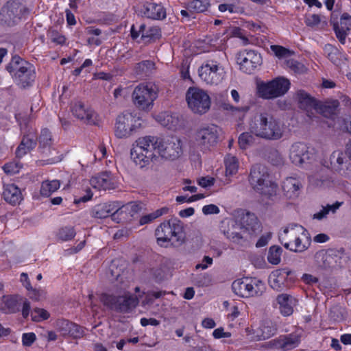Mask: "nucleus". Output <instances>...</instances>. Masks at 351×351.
Returning a JSON list of instances; mask_svg holds the SVG:
<instances>
[{
	"label": "nucleus",
	"mask_w": 351,
	"mask_h": 351,
	"mask_svg": "<svg viewBox=\"0 0 351 351\" xmlns=\"http://www.w3.org/2000/svg\"><path fill=\"white\" fill-rule=\"evenodd\" d=\"M341 205V202H337L332 205H327L325 207H323L322 209L316 213L314 214L313 218L317 219H322L325 217L330 211L335 213Z\"/></svg>",
	"instance_id": "44"
},
{
	"label": "nucleus",
	"mask_w": 351,
	"mask_h": 351,
	"mask_svg": "<svg viewBox=\"0 0 351 351\" xmlns=\"http://www.w3.org/2000/svg\"><path fill=\"white\" fill-rule=\"evenodd\" d=\"M236 2H238V0H232V2L230 3L219 4L218 6V10L221 12H224L228 11L231 14L242 12H243L242 8L237 5Z\"/></svg>",
	"instance_id": "43"
},
{
	"label": "nucleus",
	"mask_w": 351,
	"mask_h": 351,
	"mask_svg": "<svg viewBox=\"0 0 351 351\" xmlns=\"http://www.w3.org/2000/svg\"><path fill=\"white\" fill-rule=\"evenodd\" d=\"M139 29L140 32H142V38L147 39L149 42L159 39L161 36L160 29L156 26L150 27L147 29L145 24H141L139 25Z\"/></svg>",
	"instance_id": "32"
},
{
	"label": "nucleus",
	"mask_w": 351,
	"mask_h": 351,
	"mask_svg": "<svg viewBox=\"0 0 351 351\" xmlns=\"http://www.w3.org/2000/svg\"><path fill=\"white\" fill-rule=\"evenodd\" d=\"M90 184L98 190H110L116 188L117 182L115 178L108 172H102L93 176Z\"/></svg>",
	"instance_id": "23"
},
{
	"label": "nucleus",
	"mask_w": 351,
	"mask_h": 351,
	"mask_svg": "<svg viewBox=\"0 0 351 351\" xmlns=\"http://www.w3.org/2000/svg\"><path fill=\"white\" fill-rule=\"evenodd\" d=\"M262 57L260 53L254 50H244L237 54V62L239 69L246 73H252L262 64Z\"/></svg>",
	"instance_id": "19"
},
{
	"label": "nucleus",
	"mask_w": 351,
	"mask_h": 351,
	"mask_svg": "<svg viewBox=\"0 0 351 351\" xmlns=\"http://www.w3.org/2000/svg\"><path fill=\"white\" fill-rule=\"evenodd\" d=\"M300 337L295 333L280 335L268 342V348L281 349L284 351L292 350L298 346Z\"/></svg>",
	"instance_id": "22"
},
{
	"label": "nucleus",
	"mask_w": 351,
	"mask_h": 351,
	"mask_svg": "<svg viewBox=\"0 0 351 351\" xmlns=\"http://www.w3.org/2000/svg\"><path fill=\"white\" fill-rule=\"evenodd\" d=\"M215 182V178L210 176L202 177L197 180L198 184L204 188L213 186Z\"/></svg>",
	"instance_id": "52"
},
{
	"label": "nucleus",
	"mask_w": 351,
	"mask_h": 351,
	"mask_svg": "<svg viewBox=\"0 0 351 351\" xmlns=\"http://www.w3.org/2000/svg\"><path fill=\"white\" fill-rule=\"evenodd\" d=\"M320 22L319 16L317 14H311L306 17L305 23L307 26H314Z\"/></svg>",
	"instance_id": "58"
},
{
	"label": "nucleus",
	"mask_w": 351,
	"mask_h": 351,
	"mask_svg": "<svg viewBox=\"0 0 351 351\" xmlns=\"http://www.w3.org/2000/svg\"><path fill=\"white\" fill-rule=\"evenodd\" d=\"M36 145V136L34 134H30L23 136L21 143V149H22L23 146L26 145L27 148L32 149L35 147Z\"/></svg>",
	"instance_id": "50"
},
{
	"label": "nucleus",
	"mask_w": 351,
	"mask_h": 351,
	"mask_svg": "<svg viewBox=\"0 0 351 351\" xmlns=\"http://www.w3.org/2000/svg\"><path fill=\"white\" fill-rule=\"evenodd\" d=\"M295 280L294 272L288 267L276 269L269 276L270 287L276 291L290 287Z\"/></svg>",
	"instance_id": "16"
},
{
	"label": "nucleus",
	"mask_w": 351,
	"mask_h": 351,
	"mask_svg": "<svg viewBox=\"0 0 351 351\" xmlns=\"http://www.w3.org/2000/svg\"><path fill=\"white\" fill-rule=\"evenodd\" d=\"M106 148L104 144H100L95 152V158L101 160L106 157Z\"/></svg>",
	"instance_id": "56"
},
{
	"label": "nucleus",
	"mask_w": 351,
	"mask_h": 351,
	"mask_svg": "<svg viewBox=\"0 0 351 351\" xmlns=\"http://www.w3.org/2000/svg\"><path fill=\"white\" fill-rule=\"evenodd\" d=\"M336 111H337V110H335V112ZM328 117L330 118L333 121L332 123H331L328 124L329 127H332V128L339 127V128L342 129L341 123L342 122H343V123L345 125L343 129H345L348 132L351 134V117H350L349 118H348L346 120H342L341 118L337 117V115L335 112V116L328 115Z\"/></svg>",
	"instance_id": "38"
},
{
	"label": "nucleus",
	"mask_w": 351,
	"mask_h": 351,
	"mask_svg": "<svg viewBox=\"0 0 351 351\" xmlns=\"http://www.w3.org/2000/svg\"><path fill=\"white\" fill-rule=\"evenodd\" d=\"M158 97V88L152 83L139 84L132 93V100L134 106L138 110L146 112L152 110Z\"/></svg>",
	"instance_id": "4"
},
{
	"label": "nucleus",
	"mask_w": 351,
	"mask_h": 351,
	"mask_svg": "<svg viewBox=\"0 0 351 351\" xmlns=\"http://www.w3.org/2000/svg\"><path fill=\"white\" fill-rule=\"evenodd\" d=\"M226 167V175L233 176L235 175L239 169V163L238 159L231 155H228L224 160Z\"/></svg>",
	"instance_id": "35"
},
{
	"label": "nucleus",
	"mask_w": 351,
	"mask_h": 351,
	"mask_svg": "<svg viewBox=\"0 0 351 351\" xmlns=\"http://www.w3.org/2000/svg\"><path fill=\"white\" fill-rule=\"evenodd\" d=\"M51 134L49 130L43 129L41 131V134L39 136V143L43 146L50 145L51 143Z\"/></svg>",
	"instance_id": "49"
},
{
	"label": "nucleus",
	"mask_w": 351,
	"mask_h": 351,
	"mask_svg": "<svg viewBox=\"0 0 351 351\" xmlns=\"http://www.w3.org/2000/svg\"><path fill=\"white\" fill-rule=\"evenodd\" d=\"M301 182L295 178H287L283 182L282 189L290 198L297 196L301 187Z\"/></svg>",
	"instance_id": "31"
},
{
	"label": "nucleus",
	"mask_w": 351,
	"mask_h": 351,
	"mask_svg": "<svg viewBox=\"0 0 351 351\" xmlns=\"http://www.w3.org/2000/svg\"><path fill=\"white\" fill-rule=\"evenodd\" d=\"M143 7V14L149 19L161 20L166 17V10L160 3L149 1Z\"/></svg>",
	"instance_id": "28"
},
{
	"label": "nucleus",
	"mask_w": 351,
	"mask_h": 351,
	"mask_svg": "<svg viewBox=\"0 0 351 351\" xmlns=\"http://www.w3.org/2000/svg\"><path fill=\"white\" fill-rule=\"evenodd\" d=\"M21 299L17 295H7L0 298V311L4 313H14L19 311Z\"/></svg>",
	"instance_id": "29"
},
{
	"label": "nucleus",
	"mask_w": 351,
	"mask_h": 351,
	"mask_svg": "<svg viewBox=\"0 0 351 351\" xmlns=\"http://www.w3.org/2000/svg\"><path fill=\"white\" fill-rule=\"evenodd\" d=\"M141 128L140 117L130 112L123 113L116 119L114 135L119 138H127Z\"/></svg>",
	"instance_id": "9"
},
{
	"label": "nucleus",
	"mask_w": 351,
	"mask_h": 351,
	"mask_svg": "<svg viewBox=\"0 0 351 351\" xmlns=\"http://www.w3.org/2000/svg\"><path fill=\"white\" fill-rule=\"evenodd\" d=\"M202 212L205 215L217 214L219 213V209L214 204H209L202 208Z\"/></svg>",
	"instance_id": "59"
},
{
	"label": "nucleus",
	"mask_w": 351,
	"mask_h": 351,
	"mask_svg": "<svg viewBox=\"0 0 351 351\" xmlns=\"http://www.w3.org/2000/svg\"><path fill=\"white\" fill-rule=\"evenodd\" d=\"M93 197V193L91 192L90 189L86 190V195H84L83 197L75 198L74 199V203L75 204H78L81 202H86L89 200H90Z\"/></svg>",
	"instance_id": "62"
},
{
	"label": "nucleus",
	"mask_w": 351,
	"mask_h": 351,
	"mask_svg": "<svg viewBox=\"0 0 351 351\" xmlns=\"http://www.w3.org/2000/svg\"><path fill=\"white\" fill-rule=\"evenodd\" d=\"M234 293L243 298L259 296L265 290L264 282L256 278L245 277L234 280L232 285Z\"/></svg>",
	"instance_id": "8"
},
{
	"label": "nucleus",
	"mask_w": 351,
	"mask_h": 351,
	"mask_svg": "<svg viewBox=\"0 0 351 351\" xmlns=\"http://www.w3.org/2000/svg\"><path fill=\"white\" fill-rule=\"evenodd\" d=\"M277 303L281 314L284 316H289L293 312V306L297 304L298 300L293 296L282 293L276 298Z\"/></svg>",
	"instance_id": "27"
},
{
	"label": "nucleus",
	"mask_w": 351,
	"mask_h": 351,
	"mask_svg": "<svg viewBox=\"0 0 351 351\" xmlns=\"http://www.w3.org/2000/svg\"><path fill=\"white\" fill-rule=\"evenodd\" d=\"M57 327L62 336H69L71 327H75L74 323L62 319L57 322Z\"/></svg>",
	"instance_id": "46"
},
{
	"label": "nucleus",
	"mask_w": 351,
	"mask_h": 351,
	"mask_svg": "<svg viewBox=\"0 0 351 351\" xmlns=\"http://www.w3.org/2000/svg\"><path fill=\"white\" fill-rule=\"evenodd\" d=\"M256 136L251 132H245L242 133L238 140L239 145L241 149H246L253 145L256 141Z\"/></svg>",
	"instance_id": "36"
},
{
	"label": "nucleus",
	"mask_w": 351,
	"mask_h": 351,
	"mask_svg": "<svg viewBox=\"0 0 351 351\" xmlns=\"http://www.w3.org/2000/svg\"><path fill=\"white\" fill-rule=\"evenodd\" d=\"M221 132V129L215 124L202 126L195 133V142L201 147L209 149L218 143Z\"/></svg>",
	"instance_id": "14"
},
{
	"label": "nucleus",
	"mask_w": 351,
	"mask_h": 351,
	"mask_svg": "<svg viewBox=\"0 0 351 351\" xmlns=\"http://www.w3.org/2000/svg\"><path fill=\"white\" fill-rule=\"evenodd\" d=\"M161 145L158 147V158L174 160L182 154L181 141L176 137L161 138Z\"/></svg>",
	"instance_id": "20"
},
{
	"label": "nucleus",
	"mask_w": 351,
	"mask_h": 351,
	"mask_svg": "<svg viewBox=\"0 0 351 351\" xmlns=\"http://www.w3.org/2000/svg\"><path fill=\"white\" fill-rule=\"evenodd\" d=\"M186 100L189 109L195 114H203L207 112L211 106L208 94L197 87H190L186 93Z\"/></svg>",
	"instance_id": "10"
},
{
	"label": "nucleus",
	"mask_w": 351,
	"mask_h": 351,
	"mask_svg": "<svg viewBox=\"0 0 351 351\" xmlns=\"http://www.w3.org/2000/svg\"><path fill=\"white\" fill-rule=\"evenodd\" d=\"M71 112L78 120L86 124L97 125L99 122L98 114L82 101L75 100L71 103Z\"/></svg>",
	"instance_id": "18"
},
{
	"label": "nucleus",
	"mask_w": 351,
	"mask_h": 351,
	"mask_svg": "<svg viewBox=\"0 0 351 351\" xmlns=\"http://www.w3.org/2000/svg\"><path fill=\"white\" fill-rule=\"evenodd\" d=\"M235 219L241 229L248 234H253L261 230V223L254 213L239 210L235 212Z\"/></svg>",
	"instance_id": "21"
},
{
	"label": "nucleus",
	"mask_w": 351,
	"mask_h": 351,
	"mask_svg": "<svg viewBox=\"0 0 351 351\" xmlns=\"http://www.w3.org/2000/svg\"><path fill=\"white\" fill-rule=\"evenodd\" d=\"M6 69L17 83L24 88L34 80L33 66L19 56H14Z\"/></svg>",
	"instance_id": "6"
},
{
	"label": "nucleus",
	"mask_w": 351,
	"mask_h": 351,
	"mask_svg": "<svg viewBox=\"0 0 351 351\" xmlns=\"http://www.w3.org/2000/svg\"><path fill=\"white\" fill-rule=\"evenodd\" d=\"M202 80L208 84H218L223 79L225 71L223 66L216 60L206 61L198 69Z\"/></svg>",
	"instance_id": "13"
},
{
	"label": "nucleus",
	"mask_w": 351,
	"mask_h": 351,
	"mask_svg": "<svg viewBox=\"0 0 351 351\" xmlns=\"http://www.w3.org/2000/svg\"><path fill=\"white\" fill-rule=\"evenodd\" d=\"M270 49L274 56L278 59L285 58L293 54L291 51L280 45H271Z\"/></svg>",
	"instance_id": "45"
},
{
	"label": "nucleus",
	"mask_w": 351,
	"mask_h": 351,
	"mask_svg": "<svg viewBox=\"0 0 351 351\" xmlns=\"http://www.w3.org/2000/svg\"><path fill=\"white\" fill-rule=\"evenodd\" d=\"M32 319L34 322H41L49 317V313L43 308H36L31 312Z\"/></svg>",
	"instance_id": "47"
},
{
	"label": "nucleus",
	"mask_w": 351,
	"mask_h": 351,
	"mask_svg": "<svg viewBox=\"0 0 351 351\" xmlns=\"http://www.w3.org/2000/svg\"><path fill=\"white\" fill-rule=\"evenodd\" d=\"M253 330L251 328H247L245 332L247 336L252 341H261L270 338L273 336L276 330V327L270 321L265 322L261 324L259 329L256 332V334H252L251 332Z\"/></svg>",
	"instance_id": "25"
},
{
	"label": "nucleus",
	"mask_w": 351,
	"mask_h": 351,
	"mask_svg": "<svg viewBox=\"0 0 351 351\" xmlns=\"http://www.w3.org/2000/svg\"><path fill=\"white\" fill-rule=\"evenodd\" d=\"M141 324L143 326H147L148 325L156 326L160 324V322L155 318L147 319V318L143 317V318L141 319Z\"/></svg>",
	"instance_id": "63"
},
{
	"label": "nucleus",
	"mask_w": 351,
	"mask_h": 351,
	"mask_svg": "<svg viewBox=\"0 0 351 351\" xmlns=\"http://www.w3.org/2000/svg\"><path fill=\"white\" fill-rule=\"evenodd\" d=\"M60 235L63 240H71L75 236V232L73 228H64L60 231Z\"/></svg>",
	"instance_id": "51"
},
{
	"label": "nucleus",
	"mask_w": 351,
	"mask_h": 351,
	"mask_svg": "<svg viewBox=\"0 0 351 351\" xmlns=\"http://www.w3.org/2000/svg\"><path fill=\"white\" fill-rule=\"evenodd\" d=\"M155 69V64L151 60L142 61L135 66V71L137 74H147Z\"/></svg>",
	"instance_id": "41"
},
{
	"label": "nucleus",
	"mask_w": 351,
	"mask_h": 351,
	"mask_svg": "<svg viewBox=\"0 0 351 351\" xmlns=\"http://www.w3.org/2000/svg\"><path fill=\"white\" fill-rule=\"evenodd\" d=\"M161 145L160 137L145 136L138 138L131 150V158L134 162L143 167L152 161L158 159V147Z\"/></svg>",
	"instance_id": "2"
},
{
	"label": "nucleus",
	"mask_w": 351,
	"mask_h": 351,
	"mask_svg": "<svg viewBox=\"0 0 351 351\" xmlns=\"http://www.w3.org/2000/svg\"><path fill=\"white\" fill-rule=\"evenodd\" d=\"M310 158L308 147L302 143H295L289 149V158L292 163L300 165Z\"/></svg>",
	"instance_id": "24"
},
{
	"label": "nucleus",
	"mask_w": 351,
	"mask_h": 351,
	"mask_svg": "<svg viewBox=\"0 0 351 351\" xmlns=\"http://www.w3.org/2000/svg\"><path fill=\"white\" fill-rule=\"evenodd\" d=\"M182 232V226L177 219H171L162 223L156 230L157 241H170L179 240V235Z\"/></svg>",
	"instance_id": "17"
},
{
	"label": "nucleus",
	"mask_w": 351,
	"mask_h": 351,
	"mask_svg": "<svg viewBox=\"0 0 351 351\" xmlns=\"http://www.w3.org/2000/svg\"><path fill=\"white\" fill-rule=\"evenodd\" d=\"M336 36L341 44H344L348 32L351 29V16L347 13L341 15L340 22H333Z\"/></svg>",
	"instance_id": "26"
},
{
	"label": "nucleus",
	"mask_w": 351,
	"mask_h": 351,
	"mask_svg": "<svg viewBox=\"0 0 351 351\" xmlns=\"http://www.w3.org/2000/svg\"><path fill=\"white\" fill-rule=\"evenodd\" d=\"M231 335V332L224 331V329L222 327L217 328L213 332V337L217 339L221 338H229Z\"/></svg>",
	"instance_id": "54"
},
{
	"label": "nucleus",
	"mask_w": 351,
	"mask_h": 351,
	"mask_svg": "<svg viewBox=\"0 0 351 351\" xmlns=\"http://www.w3.org/2000/svg\"><path fill=\"white\" fill-rule=\"evenodd\" d=\"M169 209L167 207H163L160 209L156 210V211L142 216L139 220V223L141 225H145L149 223L152 222L154 220L157 219L158 217L166 215L168 213Z\"/></svg>",
	"instance_id": "37"
},
{
	"label": "nucleus",
	"mask_w": 351,
	"mask_h": 351,
	"mask_svg": "<svg viewBox=\"0 0 351 351\" xmlns=\"http://www.w3.org/2000/svg\"><path fill=\"white\" fill-rule=\"evenodd\" d=\"M74 326L75 327H71V328L70 329L71 332H70L69 336L73 337L74 338L81 337L83 335L82 328L80 326H78L75 324H74Z\"/></svg>",
	"instance_id": "60"
},
{
	"label": "nucleus",
	"mask_w": 351,
	"mask_h": 351,
	"mask_svg": "<svg viewBox=\"0 0 351 351\" xmlns=\"http://www.w3.org/2000/svg\"><path fill=\"white\" fill-rule=\"evenodd\" d=\"M60 187V182L58 180H45L41 184L40 193L43 197H49Z\"/></svg>",
	"instance_id": "33"
},
{
	"label": "nucleus",
	"mask_w": 351,
	"mask_h": 351,
	"mask_svg": "<svg viewBox=\"0 0 351 351\" xmlns=\"http://www.w3.org/2000/svg\"><path fill=\"white\" fill-rule=\"evenodd\" d=\"M310 243H285V247L294 252H302L308 249Z\"/></svg>",
	"instance_id": "48"
},
{
	"label": "nucleus",
	"mask_w": 351,
	"mask_h": 351,
	"mask_svg": "<svg viewBox=\"0 0 351 351\" xmlns=\"http://www.w3.org/2000/svg\"><path fill=\"white\" fill-rule=\"evenodd\" d=\"M133 206L132 203L121 206L118 202H110L95 206L91 211V215L98 219L106 218L111 215L112 220L117 221L119 215L132 209Z\"/></svg>",
	"instance_id": "15"
},
{
	"label": "nucleus",
	"mask_w": 351,
	"mask_h": 351,
	"mask_svg": "<svg viewBox=\"0 0 351 351\" xmlns=\"http://www.w3.org/2000/svg\"><path fill=\"white\" fill-rule=\"evenodd\" d=\"M297 98L300 108L306 110L309 117L315 114H320L325 117L328 115L335 116L336 108L339 106L337 100H334L331 105L318 102L302 90L298 92Z\"/></svg>",
	"instance_id": "5"
},
{
	"label": "nucleus",
	"mask_w": 351,
	"mask_h": 351,
	"mask_svg": "<svg viewBox=\"0 0 351 351\" xmlns=\"http://www.w3.org/2000/svg\"><path fill=\"white\" fill-rule=\"evenodd\" d=\"M289 80L278 77L271 81L257 83V94L265 99H274L283 96L290 88Z\"/></svg>",
	"instance_id": "7"
},
{
	"label": "nucleus",
	"mask_w": 351,
	"mask_h": 351,
	"mask_svg": "<svg viewBox=\"0 0 351 351\" xmlns=\"http://www.w3.org/2000/svg\"><path fill=\"white\" fill-rule=\"evenodd\" d=\"M130 233V231L128 230L127 228H122L121 230H117L114 234V239H126L129 234Z\"/></svg>",
	"instance_id": "61"
},
{
	"label": "nucleus",
	"mask_w": 351,
	"mask_h": 351,
	"mask_svg": "<svg viewBox=\"0 0 351 351\" xmlns=\"http://www.w3.org/2000/svg\"><path fill=\"white\" fill-rule=\"evenodd\" d=\"M210 3L209 0H193L189 4L191 10L194 12H204L208 10Z\"/></svg>",
	"instance_id": "39"
},
{
	"label": "nucleus",
	"mask_w": 351,
	"mask_h": 351,
	"mask_svg": "<svg viewBox=\"0 0 351 351\" xmlns=\"http://www.w3.org/2000/svg\"><path fill=\"white\" fill-rule=\"evenodd\" d=\"M291 232L293 234H296L298 233H301L303 236L302 237H298L295 239V241L299 242L302 241L304 240H306V241H309L311 238L308 237V232L304 230L302 227H300L297 229H292Z\"/></svg>",
	"instance_id": "53"
},
{
	"label": "nucleus",
	"mask_w": 351,
	"mask_h": 351,
	"mask_svg": "<svg viewBox=\"0 0 351 351\" xmlns=\"http://www.w3.org/2000/svg\"><path fill=\"white\" fill-rule=\"evenodd\" d=\"M29 13L28 9L22 0H10L1 8V20L8 25L19 22Z\"/></svg>",
	"instance_id": "11"
},
{
	"label": "nucleus",
	"mask_w": 351,
	"mask_h": 351,
	"mask_svg": "<svg viewBox=\"0 0 351 351\" xmlns=\"http://www.w3.org/2000/svg\"><path fill=\"white\" fill-rule=\"evenodd\" d=\"M100 299L105 306L121 313L128 312L138 304V298L130 293L118 296L104 293Z\"/></svg>",
	"instance_id": "12"
},
{
	"label": "nucleus",
	"mask_w": 351,
	"mask_h": 351,
	"mask_svg": "<svg viewBox=\"0 0 351 351\" xmlns=\"http://www.w3.org/2000/svg\"><path fill=\"white\" fill-rule=\"evenodd\" d=\"M249 182L255 191L265 196L275 195L278 189L277 184L270 179L267 167L261 165L252 167Z\"/></svg>",
	"instance_id": "3"
},
{
	"label": "nucleus",
	"mask_w": 351,
	"mask_h": 351,
	"mask_svg": "<svg viewBox=\"0 0 351 351\" xmlns=\"http://www.w3.org/2000/svg\"><path fill=\"white\" fill-rule=\"evenodd\" d=\"M249 130L256 137L268 141L282 138L287 132L286 125L280 119L267 112L254 116L249 121Z\"/></svg>",
	"instance_id": "1"
},
{
	"label": "nucleus",
	"mask_w": 351,
	"mask_h": 351,
	"mask_svg": "<svg viewBox=\"0 0 351 351\" xmlns=\"http://www.w3.org/2000/svg\"><path fill=\"white\" fill-rule=\"evenodd\" d=\"M36 339V335L34 332L24 333L22 337V342L24 346H30Z\"/></svg>",
	"instance_id": "55"
},
{
	"label": "nucleus",
	"mask_w": 351,
	"mask_h": 351,
	"mask_svg": "<svg viewBox=\"0 0 351 351\" xmlns=\"http://www.w3.org/2000/svg\"><path fill=\"white\" fill-rule=\"evenodd\" d=\"M192 183L191 180L185 179L183 181V186L182 190L184 191H190L191 193H195L197 191V187L195 186H191L190 184Z\"/></svg>",
	"instance_id": "64"
},
{
	"label": "nucleus",
	"mask_w": 351,
	"mask_h": 351,
	"mask_svg": "<svg viewBox=\"0 0 351 351\" xmlns=\"http://www.w3.org/2000/svg\"><path fill=\"white\" fill-rule=\"evenodd\" d=\"M282 249L278 245H273L269 248L267 260L273 265H278L280 262Z\"/></svg>",
	"instance_id": "40"
},
{
	"label": "nucleus",
	"mask_w": 351,
	"mask_h": 351,
	"mask_svg": "<svg viewBox=\"0 0 351 351\" xmlns=\"http://www.w3.org/2000/svg\"><path fill=\"white\" fill-rule=\"evenodd\" d=\"M3 196L7 202L12 205L18 204L22 200L21 190L14 184H8L4 186Z\"/></svg>",
	"instance_id": "30"
},
{
	"label": "nucleus",
	"mask_w": 351,
	"mask_h": 351,
	"mask_svg": "<svg viewBox=\"0 0 351 351\" xmlns=\"http://www.w3.org/2000/svg\"><path fill=\"white\" fill-rule=\"evenodd\" d=\"M51 40L58 45H63L66 42V38L64 36L59 34L57 32H52L51 34Z\"/></svg>",
	"instance_id": "57"
},
{
	"label": "nucleus",
	"mask_w": 351,
	"mask_h": 351,
	"mask_svg": "<svg viewBox=\"0 0 351 351\" xmlns=\"http://www.w3.org/2000/svg\"><path fill=\"white\" fill-rule=\"evenodd\" d=\"M221 108L228 112L235 119H239V120H242L244 118L245 114L249 110V108L247 106L237 108L228 102L222 104L221 105Z\"/></svg>",
	"instance_id": "34"
},
{
	"label": "nucleus",
	"mask_w": 351,
	"mask_h": 351,
	"mask_svg": "<svg viewBox=\"0 0 351 351\" xmlns=\"http://www.w3.org/2000/svg\"><path fill=\"white\" fill-rule=\"evenodd\" d=\"M22 167L23 165L20 161L19 160H15L5 164L3 166V169L6 174L14 175L18 173Z\"/></svg>",
	"instance_id": "42"
}]
</instances>
